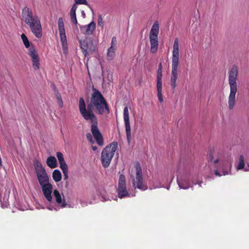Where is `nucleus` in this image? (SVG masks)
Wrapping results in <instances>:
<instances>
[{"mask_svg": "<svg viewBox=\"0 0 249 249\" xmlns=\"http://www.w3.org/2000/svg\"><path fill=\"white\" fill-rule=\"evenodd\" d=\"M222 153L218 149L211 148L208 153V161L209 166L213 164V173L216 177H221L228 174L225 171L224 168L228 165V162H225L222 160Z\"/></svg>", "mask_w": 249, "mask_h": 249, "instance_id": "nucleus-2", "label": "nucleus"}, {"mask_svg": "<svg viewBox=\"0 0 249 249\" xmlns=\"http://www.w3.org/2000/svg\"><path fill=\"white\" fill-rule=\"evenodd\" d=\"M52 177L55 182H59L62 179V174L59 170L55 169L53 172Z\"/></svg>", "mask_w": 249, "mask_h": 249, "instance_id": "nucleus-21", "label": "nucleus"}, {"mask_svg": "<svg viewBox=\"0 0 249 249\" xmlns=\"http://www.w3.org/2000/svg\"><path fill=\"white\" fill-rule=\"evenodd\" d=\"M123 117L125 128L126 138L127 141L129 142L131 137V127L130 125L128 108L126 106L125 107L124 109Z\"/></svg>", "mask_w": 249, "mask_h": 249, "instance_id": "nucleus-9", "label": "nucleus"}, {"mask_svg": "<svg viewBox=\"0 0 249 249\" xmlns=\"http://www.w3.org/2000/svg\"><path fill=\"white\" fill-rule=\"evenodd\" d=\"M178 185H179V186L181 188H183V189H187L188 188V186H186V187H183V186H181V183L178 180Z\"/></svg>", "mask_w": 249, "mask_h": 249, "instance_id": "nucleus-38", "label": "nucleus"}, {"mask_svg": "<svg viewBox=\"0 0 249 249\" xmlns=\"http://www.w3.org/2000/svg\"><path fill=\"white\" fill-rule=\"evenodd\" d=\"M116 49V44L115 45H111V46L108 49L107 51L110 52H113L115 53V51Z\"/></svg>", "mask_w": 249, "mask_h": 249, "instance_id": "nucleus-34", "label": "nucleus"}, {"mask_svg": "<svg viewBox=\"0 0 249 249\" xmlns=\"http://www.w3.org/2000/svg\"><path fill=\"white\" fill-rule=\"evenodd\" d=\"M244 158L242 155H240L239 157V162L236 168L237 170H241L244 168Z\"/></svg>", "mask_w": 249, "mask_h": 249, "instance_id": "nucleus-26", "label": "nucleus"}, {"mask_svg": "<svg viewBox=\"0 0 249 249\" xmlns=\"http://www.w3.org/2000/svg\"><path fill=\"white\" fill-rule=\"evenodd\" d=\"M77 8V5L75 4H73L70 11L71 20L75 25H77V20L76 17V10Z\"/></svg>", "mask_w": 249, "mask_h": 249, "instance_id": "nucleus-19", "label": "nucleus"}, {"mask_svg": "<svg viewBox=\"0 0 249 249\" xmlns=\"http://www.w3.org/2000/svg\"><path fill=\"white\" fill-rule=\"evenodd\" d=\"M114 55H115V53H114L113 52H110L109 51L107 52V60H112L114 57Z\"/></svg>", "mask_w": 249, "mask_h": 249, "instance_id": "nucleus-30", "label": "nucleus"}, {"mask_svg": "<svg viewBox=\"0 0 249 249\" xmlns=\"http://www.w3.org/2000/svg\"><path fill=\"white\" fill-rule=\"evenodd\" d=\"M29 55L32 57L34 69L36 71L39 70L40 65L39 57L34 48L29 49Z\"/></svg>", "mask_w": 249, "mask_h": 249, "instance_id": "nucleus-12", "label": "nucleus"}, {"mask_svg": "<svg viewBox=\"0 0 249 249\" xmlns=\"http://www.w3.org/2000/svg\"><path fill=\"white\" fill-rule=\"evenodd\" d=\"M150 42V52L151 53H155L158 48V38L149 37Z\"/></svg>", "mask_w": 249, "mask_h": 249, "instance_id": "nucleus-17", "label": "nucleus"}, {"mask_svg": "<svg viewBox=\"0 0 249 249\" xmlns=\"http://www.w3.org/2000/svg\"><path fill=\"white\" fill-rule=\"evenodd\" d=\"M158 34L159 31L152 30V29H151L150 32L149 37L158 38Z\"/></svg>", "mask_w": 249, "mask_h": 249, "instance_id": "nucleus-29", "label": "nucleus"}, {"mask_svg": "<svg viewBox=\"0 0 249 249\" xmlns=\"http://www.w3.org/2000/svg\"><path fill=\"white\" fill-rule=\"evenodd\" d=\"M136 178L132 179V183L134 186L138 189L145 191L147 189L148 187L146 184L143 182L142 170L140 164L137 162L135 165Z\"/></svg>", "mask_w": 249, "mask_h": 249, "instance_id": "nucleus-7", "label": "nucleus"}, {"mask_svg": "<svg viewBox=\"0 0 249 249\" xmlns=\"http://www.w3.org/2000/svg\"><path fill=\"white\" fill-rule=\"evenodd\" d=\"M58 28L61 42L63 48L67 45V40L65 33V25L62 18H58Z\"/></svg>", "mask_w": 249, "mask_h": 249, "instance_id": "nucleus-11", "label": "nucleus"}, {"mask_svg": "<svg viewBox=\"0 0 249 249\" xmlns=\"http://www.w3.org/2000/svg\"><path fill=\"white\" fill-rule=\"evenodd\" d=\"M96 27V23L91 21L89 24L80 27L81 31L87 35H91Z\"/></svg>", "mask_w": 249, "mask_h": 249, "instance_id": "nucleus-15", "label": "nucleus"}, {"mask_svg": "<svg viewBox=\"0 0 249 249\" xmlns=\"http://www.w3.org/2000/svg\"><path fill=\"white\" fill-rule=\"evenodd\" d=\"M102 24V18L101 16L98 18V24L101 25Z\"/></svg>", "mask_w": 249, "mask_h": 249, "instance_id": "nucleus-37", "label": "nucleus"}, {"mask_svg": "<svg viewBox=\"0 0 249 249\" xmlns=\"http://www.w3.org/2000/svg\"><path fill=\"white\" fill-rule=\"evenodd\" d=\"M118 143L114 142L105 147L101 153V162L104 168H107L110 164V162L118 148Z\"/></svg>", "mask_w": 249, "mask_h": 249, "instance_id": "nucleus-5", "label": "nucleus"}, {"mask_svg": "<svg viewBox=\"0 0 249 249\" xmlns=\"http://www.w3.org/2000/svg\"><path fill=\"white\" fill-rule=\"evenodd\" d=\"M173 49H179L178 40V38L175 39L174 43L173 45Z\"/></svg>", "mask_w": 249, "mask_h": 249, "instance_id": "nucleus-35", "label": "nucleus"}, {"mask_svg": "<svg viewBox=\"0 0 249 249\" xmlns=\"http://www.w3.org/2000/svg\"><path fill=\"white\" fill-rule=\"evenodd\" d=\"M35 168L37 177L47 174L45 168L39 161H36L35 164Z\"/></svg>", "mask_w": 249, "mask_h": 249, "instance_id": "nucleus-16", "label": "nucleus"}, {"mask_svg": "<svg viewBox=\"0 0 249 249\" xmlns=\"http://www.w3.org/2000/svg\"><path fill=\"white\" fill-rule=\"evenodd\" d=\"M86 137L88 140L90 142L91 144H92L94 143L92 136L90 133H88L86 135Z\"/></svg>", "mask_w": 249, "mask_h": 249, "instance_id": "nucleus-33", "label": "nucleus"}, {"mask_svg": "<svg viewBox=\"0 0 249 249\" xmlns=\"http://www.w3.org/2000/svg\"><path fill=\"white\" fill-rule=\"evenodd\" d=\"M22 17L35 36L40 38L42 36V28L40 18L36 16H34L32 10L27 7L22 9Z\"/></svg>", "mask_w": 249, "mask_h": 249, "instance_id": "nucleus-3", "label": "nucleus"}, {"mask_svg": "<svg viewBox=\"0 0 249 249\" xmlns=\"http://www.w3.org/2000/svg\"><path fill=\"white\" fill-rule=\"evenodd\" d=\"M162 65L160 63L158 66L157 76V84H162Z\"/></svg>", "mask_w": 249, "mask_h": 249, "instance_id": "nucleus-22", "label": "nucleus"}, {"mask_svg": "<svg viewBox=\"0 0 249 249\" xmlns=\"http://www.w3.org/2000/svg\"><path fill=\"white\" fill-rule=\"evenodd\" d=\"M21 38L22 42L26 48H29L30 47V42L28 41L27 37L24 34L21 35Z\"/></svg>", "mask_w": 249, "mask_h": 249, "instance_id": "nucleus-27", "label": "nucleus"}, {"mask_svg": "<svg viewBox=\"0 0 249 249\" xmlns=\"http://www.w3.org/2000/svg\"><path fill=\"white\" fill-rule=\"evenodd\" d=\"M117 191L120 198L129 196V194L126 190L125 178L123 174L120 175L119 177Z\"/></svg>", "mask_w": 249, "mask_h": 249, "instance_id": "nucleus-8", "label": "nucleus"}, {"mask_svg": "<svg viewBox=\"0 0 249 249\" xmlns=\"http://www.w3.org/2000/svg\"><path fill=\"white\" fill-rule=\"evenodd\" d=\"M53 195L57 204H61L62 203V199L61 196L58 191L54 190L53 192Z\"/></svg>", "mask_w": 249, "mask_h": 249, "instance_id": "nucleus-25", "label": "nucleus"}, {"mask_svg": "<svg viewBox=\"0 0 249 249\" xmlns=\"http://www.w3.org/2000/svg\"><path fill=\"white\" fill-rule=\"evenodd\" d=\"M1 159L0 158V165H1Z\"/></svg>", "mask_w": 249, "mask_h": 249, "instance_id": "nucleus-41", "label": "nucleus"}, {"mask_svg": "<svg viewBox=\"0 0 249 249\" xmlns=\"http://www.w3.org/2000/svg\"><path fill=\"white\" fill-rule=\"evenodd\" d=\"M66 205H67V204L66 203L65 200V199H64V201L62 203L61 206L62 207H66Z\"/></svg>", "mask_w": 249, "mask_h": 249, "instance_id": "nucleus-40", "label": "nucleus"}, {"mask_svg": "<svg viewBox=\"0 0 249 249\" xmlns=\"http://www.w3.org/2000/svg\"><path fill=\"white\" fill-rule=\"evenodd\" d=\"M157 89V97L160 102H163L162 95V84H156Z\"/></svg>", "mask_w": 249, "mask_h": 249, "instance_id": "nucleus-24", "label": "nucleus"}, {"mask_svg": "<svg viewBox=\"0 0 249 249\" xmlns=\"http://www.w3.org/2000/svg\"><path fill=\"white\" fill-rule=\"evenodd\" d=\"M75 1V3L76 4H85L87 5L88 2L87 0H74Z\"/></svg>", "mask_w": 249, "mask_h": 249, "instance_id": "nucleus-32", "label": "nucleus"}, {"mask_svg": "<svg viewBox=\"0 0 249 249\" xmlns=\"http://www.w3.org/2000/svg\"><path fill=\"white\" fill-rule=\"evenodd\" d=\"M229 165H230V167H231V163H230V164H229Z\"/></svg>", "mask_w": 249, "mask_h": 249, "instance_id": "nucleus-42", "label": "nucleus"}, {"mask_svg": "<svg viewBox=\"0 0 249 249\" xmlns=\"http://www.w3.org/2000/svg\"><path fill=\"white\" fill-rule=\"evenodd\" d=\"M151 29H152V30H157L159 31V25L157 20H156L154 22Z\"/></svg>", "mask_w": 249, "mask_h": 249, "instance_id": "nucleus-31", "label": "nucleus"}, {"mask_svg": "<svg viewBox=\"0 0 249 249\" xmlns=\"http://www.w3.org/2000/svg\"><path fill=\"white\" fill-rule=\"evenodd\" d=\"M41 186L49 183V177L48 175L41 176L37 177Z\"/></svg>", "mask_w": 249, "mask_h": 249, "instance_id": "nucleus-23", "label": "nucleus"}, {"mask_svg": "<svg viewBox=\"0 0 249 249\" xmlns=\"http://www.w3.org/2000/svg\"><path fill=\"white\" fill-rule=\"evenodd\" d=\"M55 96L56 100H57V104H58L60 107L62 108L63 107V102L60 93L57 92L55 93Z\"/></svg>", "mask_w": 249, "mask_h": 249, "instance_id": "nucleus-28", "label": "nucleus"}, {"mask_svg": "<svg viewBox=\"0 0 249 249\" xmlns=\"http://www.w3.org/2000/svg\"><path fill=\"white\" fill-rule=\"evenodd\" d=\"M178 65L172 64V73L171 77V85L173 89L177 86V80L178 78Z\"/></svg>", "mask_w": 249, "mask_h": 249, "instance_id": "nucleus-14", "label": "nucleus"}, {"mask_svg": "<svg viewBox=\"0 0 249 249\" xmlns=\"http://www.w3.org/2000/svg\"><path fill=\"white\" fill-rule=\"evenodd\" d=\"M47 165L51 168H54L57 166V159L53 156H49L46 160Z\"/></svg>", "mask_w": 249, "mask_h": 249, "instance_id": "nucleus-18", "label": "nucleus"}, {"mask_svg": "<svg viewBox=\"0 0 249 249\" xmlns=\"http://www.w3.org/2000/svg\"><path fill=\"white\" fill-rule=\"evenodd\" d=\"M90 101L88 104L87 108L84 99L79 100V110L82 116L91 124V131L96 142L99 146H103L104 141L102 135L98 127V119L94 111L98 114L103 115L109 113V108L105 98L97 89H93Z\"/></svg>", "mask_w": 249, "mask_h": 249, "instance_id": "nucleus-1", "label": "nucleus"}, {"mask_svg": "<svg viewBox=\"0 0 249 249\" xmlns=\"http://www.w3.org/2000/svg\"><path fill=\"white\" fill-rule=\"evenodd\" d=\"M41 186L42 187V190L43 193V195L46 200L49 202L52 201V197L51 194L52 193L53 189L52 184L49 183L48 184H46Z\"/></svg>", "mask_w": 249, "mask_h": 249, "instance_id": "nucleus-13", "label": "nucleus"}, {"mask_svg": "<svg viewBox=\"0 0 249 249\" xmlns=\"http://www.w3.org/2000/svg\"><path fill=\"white\" fill-rule=\"evenodd\" d=\"M79 43L82 52L86 57L92 54L97 49L96 43H94L90 38L80 40Z\"/></svg>", "mask_w": 249, "mask_h": 249, "instance_id": "nucleus-6", "label": "nucleus"}, {"mask_svg": "<svg viewBox=\"0 0 249 249\" xmlns=\"http://www.w3.org/2000/svg\"><path fill=\"white\" fill-rule=\"evenodd\" d=\"M56 157H57V160H58L60 164V167L64 174V179L67 180L68 178V167L65 161L62 153L61 152H57L56 153Z\"/></svg>", "mask_w": 249, "mask_h": 249, "instance_id": "nucleus-10", "label": "nucleus"}, {"mask_svg": "<svg viewBox=\"0 0 249 249\" xmlns=\"http://www.w3.org/2000/svg\"><path fill=\"white\" fill-rule=\"evenodd\" d=\"M116 45V38L115 37H113L112 38V44L111 45Z\"/></svg>", "mask_w": 249, "mask_h": 249, "instance_id": "nucleus-36", "label": "nucleus"}, {"mask_svg": "<svg viewBox=\"0 0 249 249\" xmlns=\"http://www.w3.org/2000/svg\"><path fill=\"white\" fill-rule=\"evenodd\" d=\"M238 72V68L236 66H233L229 72V83L230 86V93L228 99V105L230 109H233L235 103Z\"/></svg>", "mask_w": 249, "mask_h": 249, "instance_id": "nucleus-4", "label": "nucleus"}, {"mask_svg": "<svg viewBox=\"0 0 249 249\" xmlns=\"http://www.w3.org/2000/svg\"><path fill=\"white\" fill-rule=\"evenodd\" d=\"M104 201H107V199H106L105 198H104Z\"/></svg>", "mask_w": 249, "mask_h": 249, "instance_id": "nucleus-43", "label": "nucleus"}, {"mask_svg": "<svg viewBox=\"0 0 249 249\" xmlns=\"http://www.w3.org/2000/svg\"><path fill=\"white\" fill-rule=\"evenodd\" d=\"M172 64L178 65L179 63V49H173Z\"/></svg>", "mask_w": 249, "mask_h": 249, "instance_id": "nucleus-20", "label": "nucleus"}, {"mask_svg": "<svg viewBox=\"0 0 249 249\" xmlns=\"http://www.w3.org/2000/svg\"><path fill=\"white\" fill-rule=\"evenodd\" d=\"M92 150L94 151H95L97 149V147L95 146H92L91 147Z\"/></svg>", "mask_w": 249, "mask_h": 249, "instance_id": "nucleus-39", "label": "nucleus"}]
</instances>
